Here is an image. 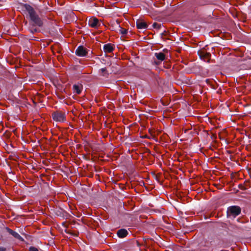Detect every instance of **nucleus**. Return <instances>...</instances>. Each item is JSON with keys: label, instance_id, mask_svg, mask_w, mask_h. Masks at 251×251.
<instances>
[{"label": "nucleus", "instance_id": "obj_1", "mask_svg": "<svg viewBox=\"0 0 251 251\" xmlns=\"http://www.w3.org/2000/svg\"><path fill=\"white\" fill-rule=\"evenodd\" d=\"M24 8L27 12L29 17L28 29L32 33L39 31V27L42 26L43 22L34 8L28 4H25Z\"/></svg>", "mask_w": 251, "mask_h": 251}, {"label": "nucleus", "instance_id": "obj_2", "mask_svg": "<svg viewBox=\"0 0 251 251\" xmlns=\"http://www.w3.org/2000/svg\"><path fill=\"white\" fill-rule=\"evenodd\" d=\"M241 211V208L238 206H230L227 209V217L228 218L234 219L240 214Z\"/></svg>", "mask_w": 251, "mask_h": 251}, {"label": "nucleus", "instance_id": "obj_3", "mask_svg": "<svg viewBox=\"0 0 251 251\" xmlns=\"http://www.w3.org/2000/svg\"><path fill=\"white\" fill-rule=\"evenodd\" d=\"M52 117L54 121L57 122H64L66 120V115L61 111H55L52 113Z\"/></svg>", "mask_w": 251, "mask_h": 251}, {"label": "nucleus", "instance_id": "obj_4", "mask_svg": "<svg viewBox=\"0 0 251 251\" xmlns=\"http://www.w3.org/2000/svg\"><path fill=\"white\" fill-rule=\"evenodd\" d=\"M75 53L78 56L84 57L87 55L88 51L83 46H79L76 49Z\"/></svg>", "mask_w": 251, "mask_h": 251}, {"label": "nucleus", "instance_id": "obj_5", "mask_svg": "<svg viewBox=\"0 0 251 251\" xmlns=\"http://www.w3.org/2000/svg\"><path fill=\"white\" fill-rule=\"evenodd\" d=\"M88 25L93 28H97L100 25V23L96 18H90L88 21Z\"/></svg>", "mask_w": 251, "mask_h": 251}, {"label": "nucleus", "instance_id": "obj_6", "mask_svg": "<svg viewBox=\"0 0 251 251\" xmlns=\"http://www.w3.org/2000/svg\"><path fill=\"white\" fill-rule=\"evenodd\" d=\"M136 25L137 28L142 30H145L148 28V25L147 23L141 19H139L136 21Z\"/></svg>", "mask_w": 251, "mask_h": 251}, {"label": "nucleus", "instance_id": "obj_7", "mask_svg": "<svg viewBox=\"0 0 251 251\" xmlns=\"http://www.w3.org/2000/svg\"><path fill=\"white\" fill-rule=\"evenodd\" d=\"M6 230L10 234H11L12 236H13L16 239H17L20 241L24 240V239L23 238V237L21 236H20L19 233L12 230L9 227H6Z\"/></svg>", "mask_w": 251, "mask_h": 251}, {"label": "nucleus", "instance_id": "obj_8", "mask_svg": "<svg viewBox=\"0 0 251 251\" xmlns=\"http://www.w3.org/2000/svg\"><path fill=\"white\" fill-rule=\"evenodd\" d=\"M155 56L159 61L158 62H155L156 64H159L165 59V55L162 52H156L155 53Z\"/></svg>", "mask_w": 251, "mask_h": 251}, {"label": "nucleus", "instance_id": "obj_9", "mask_svg": "<svg viewBox=\"0 0 251 251\" xmlns=\"http://www.w3.org/2000/svg\"><path fill=\"white\" fill-rule=\"evenodd\" d=\"M114 48L111 44H107L103 46V50L106 53H110L113 51Z\"/></svg>", "mask_w": 251, "mask_h": 251}, {"label": "nucleus", "instance_id": "obj_10", "mask_svg": "<svg viewBox=\"0 0 251 251\" xmlns=\"http://www.w3.org/2000/svg\"><path fill=\"white\" fill-rule=\"evenodd\" d=\"M117 235L120 238L125 237L127 234V231L126 229L122 228L117 231Z\"/></svg>", "mask_w": 251, "mask_h": 251}, {"label": "nucleus", "instance_id": "obj_11", "mask_svg": "<svg viewBox=\"0 0 251 251\" xmlns=\"http://www.w3.org/2000/svg\"><path fill=\"white\" fill-rule=\"evenodd\" d=\"M73 89L74 93L79 94L82 91V86L78 84H74L73 86Z\"/></svg>", "mask_w": 251, "mask_h": 251}, {"label": "nucleus", "instance_id": "obj_12", "mask_svg": "<svg viewBox=\"0 0 251 251\" xmlns=\"http://www.w3.org/2000/svg\"><path fill=\"white\" fill-rule=\"evenodd\" d=\"M99 72L102 74V75L103 76H107L109 75L106 68H101Z\"/></svg>", "mask_w": 251, "mask_h": 251}, {"label": "nucleus", "instance_id": "obj_13", "mask_svg": "<svg viewBox=\"0 0 251 251\" xmlns=\"http://www.w3.org/2000/svg\"><path fill=\"white\" fill-rule=\"evenodd\" d=\"M117 24L118 25H119V27L120 28V33L123 35H126L127 33V30L126 29L120 27V25H119V24L118 22H117Z\"/></svg>", "mask_w": 251, "mask_h": 251}, {"label": "nucleus", "instance_id": "obj_14", "mask_svg": "<svg viewBox=\"0 0 251 251\" xmlns=\"http://www.w3.org/2000/svg\"><path fill=\"white\" fill-rule=\"evenodd\" d=\"M29 251H38V250L34 247H30Z\"/></svg>", "mask_w": 251, "mask_h": 251}, {"label": "nucleus", "instance_id": "obj_15", "mask_svg": "<svg viewBox=\"0 0 251 251\" xmlns=\"http://www.w3.org/2000/svg\"><path fill=\"white\" fill-rule=\"evenodd\" d=\"M152 26L154 27V28H158L159 27V24H158L157 23H154L152 25Z\"/></svg>", "mask_w": 251, "mask_h": 251}, {"label": "nucleus", "instance_id": "obj_16", "mask_svg": "<svg viewBox=\"0 0 251 251\" xmlns=\"http://www.w3.org/2000/svg\"><path fill=\"white\" fill-rule=\"evenodd\" d=\"M6 249L3 247H0V251H6Z\"/></svg>", "mask_w": 251, "mask_h": 251}]
</instances>
